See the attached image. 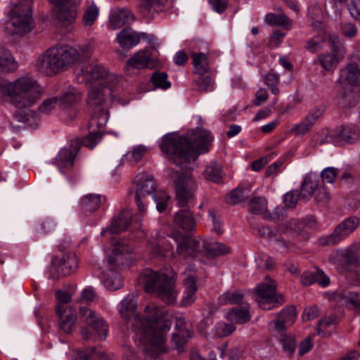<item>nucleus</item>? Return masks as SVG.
I'll return each instance as SVG.
<instances>
[{"instance_id": "obj_1", "label": "nucleus", "mask_w": 360, "mask_h": 360, "mask_svg": "<svg viewBox=\"0 0 360 360\" xmlns=\"http://www.w3.org/2000/svg\"><path fill=\"white\" fill-rule=\"evenodd\" d=\"M136 302L131 297L124 299L120 312L127 327L135 333V342L139 349L153 359H158L167 352L166 333L170 323L164 317V311L154 304L145 307V316L139 317L136 312Z\"/></svg>"}, {"instance_id": "obj_2", "label": "nucleus", "mask_w": 360, "mask_h": 360, "mask_svg": "<svg viewBox=\"0 0 360 360\" xmlns=\"http://www.w3.org/2000/svg\"><path fill=\"white\" fill-rule=\"evenodd\" d=\"M212 137L210 131L198 128L186 136L167 134L162 138L160 148L169 161L177 167L186 168L198 155L209 151Z\"/></svg>"}, {"instance_id": "obj_3", "label": "nucleus", "mask_w": 360, "mask_h": 360, "mask_svg": "<svg viewBox=\"0 0 360 360\" xmlns=\"http://www.w3.org/2000/svg\"><path fill=\"white\" fill-rule=\"evenodd\" d=\"M91 53L92 49L89 44L77 47L68 45L56 46L39 57L37 67L45 74H56L70 64L86 60L91 57Z\"/></svg>"}, {"instance_id": "obj_4", "label": "nucleus", "mask_w": 360, "mask_h": 360, "mask_svg": "<svg viewBox=\"0 0 360 360\" xmlns=\"http://www.w3.org/2000/svg\"><path fill=\"white\" fill-rule=\"evenodd\" d=\"M10 103L18 108L32 106L40 98L43 89L37 82L27 76L20 77L13 82H8L4 87Z\"/></svg>"}, {"instance_id": "obj_5", "label": "nucleus", "mask_w": 360, "mask_h": 360, "mask_svg": "<svg viewBox=\"0 0 360 360\" xmlns=\"http://www.w3.org/2000/svg\"><path fill=\"white\" fill-rule=\"evenodd\" d=\"M138 283L146 292L155 294L167 304H174L176 300L177 292L173 276L146 269L139 276Z\"/></svg>"}, {"instance_id": "obj_6", "label": "nucleus", "mask_w": 360, "mask_h": 360, "mask_svg": "<svg viewBox=\"0 0 360 360\" xmlns=\"http://www.w3.org/2000/svg\"><path fill=\"white\" fill-rule=\"evenodd\" d=\"M32 0H22L15 4L9 12L4 30L11 36L22 37L33 29Z\"/></svg>"}, {"instance_id": "obj_7", "label": "nucleus", "mask_w": 360, "mask_h": 360, "mask_svg": "<svg viewBox=\"0 0 360 360\" xmlns=\"http://www.w3.org/2000/svg\"><path fill=\"white\" fill-rule=\"evenodd\" d=\"M168 176L174 181L176 198L181 207H184L193 202L197 183L188 174L178 172L172 168L167 169Z\"/></svg>"}, {"instance_id": "obj_8", "label": "nucleus", "mask_w": 360, "mask_h": 360, "mask_svg": "<svg viewBox=\"0 0 360 360\" xmlns=\"http://www.w3.org/2000/svg\"><path fill=\"white\" fill-rule=\"evenodd\" d=\"M79 315L84 319L87 327L81 331L82 338L86 340H103L108 335V325L96 313L85 307H79Z\"/></svg>"}, {"instance_id": "obj_9", "label": "nucleus", "mask_w": 360, "mask_h": 360, "mask_svg": "<svg viewBox=\"0 0 360 360\" xmlns=\"http://www.w3.org/2000/svg\"><path fill=\"white\" fill-rule=\"evenodd\" d=\"M255 300L264 310H271L285 302L284 296L276 292L275 282L258 284L255 289Z\"/></svg>"}, {"instance_id": "obj_10", "label": "nucleus", "mask_w": 360, "mask_h": 360, "mask_svg": "<svg viewBox=\"0 0 360 360\" xmlns=\"http://www.w3.org/2000/svg\"><path fill=\"white\" fill-rule=\"evenodd\" d=\"M54 5V20L63 27H68L75 21L81 0H49Z\"/></svg>"}, {"instance_id": "obj_11", "label": "nucleus", "mask_w": 360, "mask_h": 360, "mask_svg": "<svg viewBox=\"0 0 360 360\" xmlns=\"http://www.w3.org/2000/svg\"><path fill=\"white\" fill-rule=\"evenodd\" d=\"M169 237L176 244V253L181 257H194L198 254L202 255V240H198L177 231L173 232Z\"/></svg>"}, {"instance_id": "obj_12", "label": "nucleus", "mask_w": 360, "mask_h": 360, "mask_svg": "<svg viewBox=\"0 0 360 360\" xmlns=\"http://www.w3.org/2000/svg\"><path fill=\"white\" fill-rule=\"evenodd\" d=\"M359 224V220L357 217H348L340 223L331 234L320 238L319 240L320 245L332 246L338 244L352 233L357 228Z\"/></svg>"}, {"instance_id": "obj_13", "label": "nucleus", "mask_w": 360, "mask_h": 360, "mask_svg": "<svg viewBox=\"0 0 360 360\" xmlns=\"http://www.w3.org/2000/svg\"><path fill=\"white\" fill-rule=\"evenodd\" d=\"M134 185L135 201L138 210L143 214L146 210L147 198L155 192V183L151 175L143 174L136 177Z\"/></svg>"}, {"instance_id": "obj_14", "label": "nucleus", "mask_w": 360, "mask_h": 360, "mask_svg": "<svg viewBox=\"0 0 360 360\" xmlns=\"http://www.w3.org/2000/svg\"><path fill=\"white\" fill-rule=\"evenodd\" d=\"M78 266V258L74 252L65 254L60 258L55 257L51 260V277L56 279L69 276L77 269Z\"/></svg>"}, {"instance_id": "obj_15", "label": "nucleus", "mask_w": 360, "mask_h": 360, "mask_svg": "<svg viewBox=\"0 0 360 360\" xmlns=\"http://www.w3.org/2000/svg\"><path fill=\"white\" fill-rule=\"evenodd\" d=\"M110 94L111 89L104 81L92 86L89 90L86 99L90 110L105 111L104 108L105 97Z\"/></svg>"}, {"instance_id": "obj_16", "label": "nucleus", "mask_w": 360, "mask_h": 360, "mask_svg": "<svg viewBox=\"0 0 360 360\" xmlns=\"http://www.w3.org/2000/svg\"><path fill=\"white\" fill-rule=\"evenodd\" d=\"M80 147L79 139H77L71 141L70 149L63 148L59 151L56 158V164L61 172L73 167L75 158Z\"/></svg>"}, {"instance_id": "obj_17", "label": "nucleus", "mask_w": 360, "mask_h": 360, "mask_svg": "<svg viewBox=\"0 0 360 360\" xmlns=\"http://www.w3.org/2000/svg\"><path fill=\"white\" fill-rule=\"evenodd\" d=\"M319 27V33L316 36L307 41L306 49L310 52L314 53L322 48V44L328 43L332 46V49L336 47V43L338 42V38L330 35L326 32L321 22H318Z\"/></svg>"}, {"instance_id": "obj_18", "label": "nucleus", "mask_w": 360, "mask_h": 360, "mask_svg": "<svg viewBox=\"0 0 360 360\" xmlns=\"http://www.w3.org/2000/svg\"><path fill=\"white\" fill-rule=\"evenodd\" d=\"M56 313L60 329L65 333H70L75 327L77 319L75 309L72 307H65L62 304L56 305Z\"/></svg>"}, {"instance_id": "obj_19", "label": "nucleus", "mask_w": 360, "mask_h": 360, "mask_svg": "<svg viewBox=\"0 0 360 360\" xmlns=\"http://www.w3.org/2000/svg\"><path fill=\"white\" fill-rule=\"evenodd\" d=\"M333 141L338 143H355L359 138V131L354 125H342L337 127L330 135Z\"/></svg>"}, {"instance_id": "obj_20", "label": "nucleus", "mask_w": 360, "mask_h": 360, "mask_svg": "<svg viewBox=\"0 0 360 360\" xmlns=\"http://www.w3.org/2000/svg\"><path fill=\"white\" fill-rule=\"evenodd\" d=\"M132 220V213L127 209L122 210L112 220L108 230H104L101 234L107 231L111 233H120L127 230L130 226Z\"/></svg>"}, {"instance_id": "obj_21", "label": "nucleus", "mask_w": 360, "mask_h": 360, "mask_svg": "<svg viewBox=\"0 0 360 360\" xmlns=\"http://www.w3.org/2000/svg\"><path fill=\"white\" fill-rule=\"evenodd\" d=\"M184 284L186 287L184 297L181 300V304L184 307L191 305L195 300V293L197 291L196 278L195 273L188 271L184 275Z\"/></svg>"}, {"instance_id": "obj_22", "label": "nucleus", "mask_w": 360, "mask_h": 360, "mask_svg": "<svg viewBox=\"0 0 360 360\" xmlns=\"http://www.w3.org/2000/svg\"><path fill=\"white\" fill-rule=\"evenodd\" d=\"M296 315V308L294 306H288L278 314V319L272 321L271 323L274 324L277 331H283L286 327L293 324Z\"/></svg>"}, {"instance_id": "obj_23", "label": "nucleus", "mask_w": 360, "mask_h": 360, "mask_svg": "<svg viewBox=\"0 0 360 360\" xmlns=\"http://www.w3.org/2000/svg\"><path fill=\"white\" fill-rule=\"evenodd\" d=\"M146 34H138L131 27L122 30L117 36V41L123 49H130L140 41V37H146Z\"/></svg>"}, {"instance_id": "obj_24", "label": "nucleus", "mask_w": 360, "mask_h": 360, "mask_svg": "<svg viewBox=\"0 0 360 360\" xmlns=\"http://www.w3.org/2000/svg\"><path fill=\"white\" fill-rule=\"evenodd\" d=\"M167 0H141L139 11L142 16L150 20L155 13L163 10Z\"/></svg>"}, {"instance_id": "obj_25", "label": "nucleus", "mask_w": 360, "mask_h": 360, "mask_svg": "<svg viewBox=\"0 0 360 360\" xmlns=\"http://www.w3.org/2000/svg\"><path fill=\"white\" fill-rule=\"evenodd\" d=\"M335 299L349 309L360 311V292L342 290L335 293Z\"/></svg>"}, {"instance_id": "obj_26", "label": "nucleus", "mask_w": 360, "mask_h": 360, "mask_svg": "<svg viewBox=\"0 0 360 360\" xmlns=\"http://www.w3.org/2000/svg\"><path fill=\"white\" fill-rule=\"evenodd\" d=\"M174 224L184 231H192L195 226V221L189 210H181L174 214Z\"/></svg>"}, {"instance_id": "obj_27", "label": "nucleus", "mask_w": 360, "mask_h": 360, "mask_svg": "<svg viewBox=\"0 0 360 360\" xmlns=\"http://www.w3.org/2000/svg\"><path fill=\"white\" fill-rule=\"evenodd\" d=\"M134 16L127 9H117L111 15L109 27L111 30L118 29L134 21Z\"/></svg>"}, {"instance_id": "obj_28", "label": "nucleus", "mask_w": 360, "mask_h": 360, "mask_svg": "<svg viewBox=\"0 0 360 360\" xmlns=\"http://www.w3.org/2000/svg\"><path fill=\"white\" fill-rule=\"evenodd\" d=\"M176 331L173 333L172 342L174 349L180 350L187 342L190 337L188 330L185 327V323L183 320L179 319L176 324Z\"/></svg>"}, {"instance_id": "obj_29", "label": "nucleus", "mask_w": 360, "mask_h": 360, "mask_svg": "<svg viewBox=\"0 0 360 360\" xmlns=\"http://www.w3.org/2000/svg\"><path fill=\"white\" fill-rule=\"evenodd\" d=\"M318 176L309 173L306 175L301 185L302 198L304 201H308L318 189Z\"/></svg>"}, {"instance_id": "obj_30", "label": "nucleus", "mask_w": 360, "mask_h": 360, "mask_svg": "<svg viewBox=\"0 0 360 360\" xmlns=\"http://www.w3.org/2000/svg\"><path fill=\"white\" fill-rule=\"evenodd\" d=\"M341 78L351 86H360V66L356 63L348 64L342 70Z\"/></svg>"}, {"instance_id": "obj_31", "label": "nucleus", "mask_w": 360, "mask_h": 360, "mask_svg": "<svg viewBox=\"0 0 360 360\" xmlns=\"http://www.w3.org/2000/svg\"><path fill=\"white\" fill-rule=\"evenodd\" d=\"M102 281L105 287L112 291L121 288L124 285L120 274L112 269L104 272Z\"/></svg>"}, {"instance_id": "obj_32", "label": "nucleus", "mask_w": 360, "mask_h": 360, "mask_svg": "<svg viewBox=\"0 0 360 360\" xmlns=\"http://www.w3.org/2000/svg\"><path fill=\"white\" fill-rule=\"evenodd\" d=\"M276 231L279 233H289L292 236L300 235L304 233L302 220L292 219L276 226Z\"/></svg>"}, {"instance_id": "obj_33", "label": "nucleus", "mask_w": 360, "mask_h": 360, "mask_svg": "<svg viewBox=\"0 0 360 360\" xmlns=\"http://www.w3.org/2000/svg\"><path fill=\"white\" fill-rule=\"evenodd\" d=\"M203 175L205 179L214 183H221L224 176L221 165L217 162H211L206 166Z\"/></svg>"}, {"instance_id": "obj_34", "label": "nucleus", "mask_w": 360, "mask_h": 360, "mask_svg": "<svg viewBox=\"0 0 360 360\" xmlns=\"http://www.w3.org/2000/svg\"><path fill=\"white\" fill-rule=\"evenodd\" d=\"M202 255L208 257L213 258L230 252V248L228 246L219 243L210 244L207 241L202 240Z\"/></svg>"}, {"instance_id": "obj_35", "label": "nucleus", "mask_w": 360, "mask_h": 360, "mask_svg": "<svg viewBox=\"0 0 360 360\" xmlns=\"http://www.w3.org/2000/svg\"><path fill=\"white\" fill-rule=\"evenodd\" d=\"M77 360H113L106 355L101 347L98 346L79 352L77 354Z\"/></svg>"}, {"instance_id": "obj_36", "label": "nucleus", "mask_w": 360, "mask_h": 360, "mask_svg": "<svg viewBox=\"0 0 360 360\" xmlns=\"http://www.w3.org/2000/svg\"><path fill=\"white\" fill-rule=\"evenodd\" d=\"M150 62V53L148 50H142L131 57L127 65L133 68L141 69L148 68Z\"/></svg>"}, {"instance_id": "obj_37", "label": "nucleus", "mask_w": 360, "mask_h": 360, "mask_svg": "<svg viewBox=\"0 0 360 360\" xmlns=\"http://www.w3.org/2000/svg\"><path fill=\"white\" fill-rule=\"evenodd\" d=\"M82 71L86 79L89 82L103 80L108 75L106 69L98 65L89 64Z\"/></svg>"}, {"instance_id": "obj_38", "label": "nucleus", "mask_w": 360, "mask_h": 360, "mask_svg": "<svg viewBox=\"0 0 360 360\" xmlns=\"http://www.w3.org/2000/svg\"><path fill=\"white\" fill-rule=\"evenodd\" d=\"M101 198L100 195L96 194L85 195L80 201L81 210L85 214L95 212L101 205Z\"/></svg>"}, {"instance_id": "obj_39", "label": "nucleus", "mask_w": 360, "mask_h": 360, "mask_svg": "<svg viewBox=\"0 0 360 360\" xmlns=\"http://www.w3.org/2000/svg\"><path fill=\"white\" fill-rule=\"evenodd\" d=\"M193 60L192 63L195 68V72L202 75L208 72L210 64L207 56L203 53L193 52L191 53Z\"/></svg>"}, {"instance_id": "obj_40", "label": "nucleus", "mask_w": 360, "mask_h": 360, "mask_svg": "<svg viewBox=\"0 0 360 360\" xmlns=\"http://www.w3.org/2000/svg\"><path fill=\"white\" fill-rule=\"evenodd\" d=\"M92 115L89 120L88 127L89 131H101L103 127L105 125L108 120V114L106 111L91 110Z\"/></svg>"}, {"instance_id": "obj_41", "label": "nucleus", "mask_w": 360, "mask_h": 360, "mask_svg": "<svg viewBox=\"0 0 360 360\" xmlns=\"http://www.w3.org/2000/svg\"><path fill=\"white\" fill-rule=\"evenodd\" d=\"M18 68V63L10 51L0 46V72H11Z\"/></svg>"}, {"instance_id": "obj_42", "label": "nucleus", "mask_w": 360, "mask_h": 360, "mask_svg": "<svg viewBox=\"0 0 360 360\" xmlns=\"http://www.w3.org/2000/svg\"><path fill=\"white\" fill-rule=\"evenodd\" d=\"M265 22L271 26H281L288 30L291 28L292 23L283 13L278 15L269 13L265 16Z\"/></svg>"}, {"instance_id": "obj_43", "label": "nucleus", "mask_w": 360, "mask_h": 360, "mask_svg": "<svg viewBox=\"0 0 360 360\" xmlns=\"http://www.w3.org/2000/svg\"><path fill=\"white\" fill-rule=\"evenodd\" d=\"M227 318L231 322L244 323L250 320L251 316L246 308H234L228 313Z\"/></svg>"}, {"instance_id": "obj_44", "label": "nucleus", "mask_w": 360, "mask_h": 360, "mask_svg": "<svg viewBox=\"0 0 360 360\" xmlns=\"http://www.w3.org/2000/svg\"><path fill=\"white\" fill-rule=\"evenodd\" d=\"M58 99L59 103L65 108H69L77 103L81 99V95L79 91L72 88L63 93Z\"/></svg>"}, {"instance_id": "obj_45", "label": "nucleus", "mask_w": 360, "mask_h": 360, "mask_svg": "<svg viewBox=\"0 0 360 360\" xmlns=\"http://www.w3.org/2000/svg\"><path fill=\"white\" fill-rule=\"evenodd\" d=\"M318 62L327 71L333 70L338 63V59L334 53H321L318 56Z\"/></svg>"}, {"instance_id": "obj_46", "label": "nucleus", "mask_w": 360, "mask_h": 360, "mask_svg": "<svg viewBox=\"0 0 360 360\" xmlns=\"http://www.w3.org/2000/svg\"><path fill=\"white\" fill-rule=\"evenodd\" d=\"M214 84L210 76L200 77L193 82V89L200 93L211 91L214 89Z\"/></svg>"}, {"instance_id": "obj_47", "label": "nucleus", "mask_w": 360, "mask_h": 360, "mask_svg": "<svg viewBox=\"0 0 360 360\" xmlns=\"http://www.w3.org/2000/svg\"><path fill=\"white\" fill-rule=\"evenodd\" d=\"M243 297L239 290H235L224 293L219 297V300L221 304H235L241 303Z\"/></svg>"}, {"instance_id": "obj_48", "label": "nucleus", "mask_w": 360, "mask_h": 360, "mask_svg": "<svg viewBox=\"0 0 360 360\" xmlns=\"http://www.w3.org/2000/svg\"><path fill=\"white\" fill-rule=\"evenodd\" d=\"M99 10L95 4L89 6L82 17V23L85 27L91 26L98 15Z\"/></svg>"}, {"instance_id": "obj_49", "label": "nucleus", "mask_w": 360, "mask_h": 360, "mask_svg": "<svg viewBox=\"0 0 360 360\" xmlns=\"http://www.w3.org/2000/svg\"><path fill=\"white\" fill-rule=\"evenodd\" d=\"M267 210V202L263 197H255L250 203V210L255 214L264 213Z\"/></svg>"}, {"instance_id": "obj_50", "label": "nucleus", "mask_w": 360, "mask_h": 360, "mask_svg": "<svg viewBox=\"0 0 360 360\" xmlns=\"http://www.w3.org/2000/svg\"><path fill=\"white\" fill-rule=\"evenodd\" d=\"M250 189L238 187L233 189L229 194V199L228 202L231 204L236 205L242 201L248 200V193Z\"/></svg>"}, {"instance_id": "obj_51", "label": "nucleus", "mask_w": 360, "mask_h": 360, "mask_svg": "<svg viewBox=\"0 0 360 360\" xmlns=\"http://www.w3.org/2000/svg\"><path fill=\"white\" fill-rule=\"evenodd\" d=\"M150 80L156 88L167 89L171 86V83L167 80V74L164 72H154Z\"/></svg>"}, {"instance_id": "obj_52", "label": "nucleus", "mask_w": 360, "mask_h": 360, "mask_svg": "<svg viewBox=\"0 0 360 360\" xmlns=\"http://www.w3.org/2000/svg\"><path fill=\"white\" fill-rule=\"evenodd\" d=\"M359 249L360 245L359 244H354L353 245H350L346 250H344L346 264H355L358 262L360 258Z\"/></svg>"}, {"instance_id": "obj_53", "label": "nucleus", "mask_w": 360, "mask_h": 360, "mask_svg": "<svg viewBox=\"0 0 360 360\" xmlns=\"http://www.w3.org/2000/svg\"><path fill=\"white\" fill-rule=\"evenodd\" d=\"M132 248L129 245H126L123 242L119 243L112 250V255H110L108 259V264L110 266L112 267L117 262V259L116 257H118L119 255L124 253H130L132 251Z\"/></svg>"}, {"instance_id": "obj_54", "label": "nucleus", "mask_w": 360, "mask_h": 360, "mask_svg": "<svg viewBox=\"0 0 360 360\" xmlns=\"http://www.w3.org/2000/svg\"><path fill=\"white\" fill-rule=\"evenodd\" d=\"M147 148L144 146H137L125 155V159L131 163L139 162L146 153Z\"/></svg>"}, {"instance_id": "obj_55", "label": "nucleus", "mask_w": 360, "mask_h": 360, "mask_svg": "<svg viewBox=\"0 0 360 360\" xmlns=\"http://www.w3.org/2000/svg\"><path fill=\"white\" fill-rule=\"evenodd\" d=\"M103 134L100 131H89V134L86 136L79 140L81 145L83 144L84 146L89 148H94L95 146L101 140Z\"/></svg>"}, {"instance_id": "obj_56", "label": "nucleus", "mask_w": 360, "mask_h": 360, "mask_svg": "<svg viewBox=\"0 0 360 360\" xmlns=\"http://www.w3.org/2000/svg\"><path fill=\"white\" fill-rule=\"evenodd\" d=\"M337 317L334 314L325 316L319 321L317 332L319 335H326V329L328 327L334 326L336 323Z\"/></svg>"}, {"instance_id": "obj_57", "label": "nucleus", "mask_w": 360, "mask_h": 360, "mask_svg": "<svg viewBox=\"0 0 360 360\" xmlns=\"http://www.w3.org/2000/svg\"><path fill=\"white\" fill-rule=\"evenodd\" d=\"M280 342L282 345L283 352L287 353L289 356H292L296 347L294 337L292 335H284L280 339Z\"/></svg>"}, {"instance_id": "obj_58", "label": "nucleus", "mask_w": 360, "mask_h": 360, "mask_svg": "<svg viewBox=\"0 0 360 360\" xmlns=\"http://www.w3.org/2000/svg\"><path fill=\"white\" fill-rule=\"evenodd\" d=\"M316 122L309 115H307L302 122L296 124L293 128V131L299 135H303L308 132Z\"/></svg>"}, {"instance_id": "obj_59", "label": "nucleus", "mask_w": 360, "mask_h": 360, "mask_svg": "<svg viewBox=\"0 0 360 360\" xmlns=\"http://www.w3.org/2000/svg\"><path fill=\"white\" fill-rule=\"evenodd\" d=\"M154 200L157 205V210L159 212H164L170 200V196L164 191H158L153 195Z\"/></svg>"}, {"instance_id": "obj_60", "label": "nucleus", "mask_w": 360, "mask_h": 360, "mask_svg": "<svg viewBox=\"0 0 360 360\" xmlns=\"http://www.w3.org/2000/svg\"><path fill=\"white\" fill-rule=\"evenodd\" d=\"M59 104L58 97H52L44 100L38 110L40 113L48 115Z\"/></svg>"}, {"instance_id": "obj_61", "label": "nucleus", "mask_w": 360, "mask_h": 360, "mask_svg": "<svg viewBox=\"0 0 360 360\" xmlns=\"http://www.w3.org/2000/svg\"><path fill=\"white\" fill-rule=\"evenodd\" d=\"M174 246L170 242L165 240L163 243V248H161L159 245H153L150 248L151 256L154 258H161L165 256V252H169L173 250Z\"/></svg>"}, {"instance_id": "obj_62", "label": "nucleus", "mask_w": 360, "mask_h": 360, "mask_svg": "<svg viewBox=\"0 0 360 360\" xmlns=\"http://www.w3.org/2000/svg\"><path fill=\"white\" fill-rule=\"evenodd\" d=\"M302 198V192L298 190H292L285 195L284 202L288 207L293 208Z\"/></svg>"}, {"instance_id": "obj_63", "label": "nucleus", "mask_w": 360, "mask_h": 360, "mask_svg": "<svg viewBox=\"0 0 360 360\" xmlns=\"http://www.w3.org/2000/svg\"><path fill=\"white\" fill-rule=\"evenodd\" d=\"M329 260L335 265L337 268L342 267L343 265L346 264L344 250L333 251L329 256Z\"/></svg>"}, {"instance_id": "obj_64", "label": "nucleus", "mask_w": 360, "mask_h": 360, "mask_svg": "<svg viewBox=\"0 0 360 360\" xmlns=\"http://www.w3.org/2000/svg\"><path fill=\"white\" fill-rule=\"evenodd\" d=\"M235 329L234 326L223 322H219L216 325L217 334L220 337L230 335Z\"/></svg>"}]
</instances>
